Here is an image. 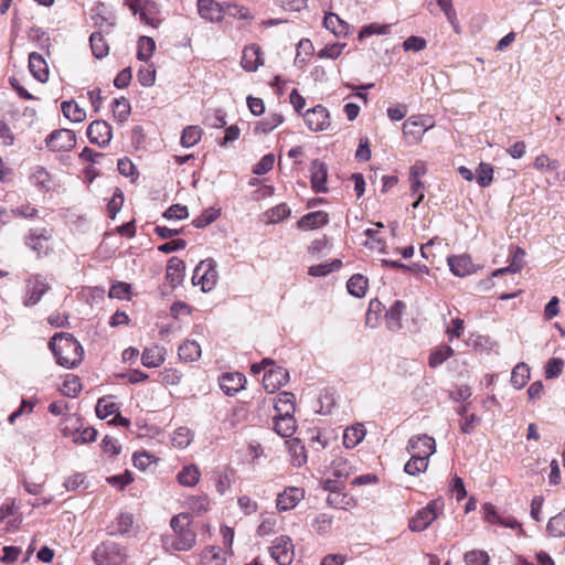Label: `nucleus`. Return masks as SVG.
I'll use <instances>...</instances> for the list:
<instances>
[{"label":"nucleus","instance_id":"nucleus-30","mask_svg":"<svg viewBox=\"0 0 565 565\" xmlns=\"http://www.w3.org/2000/svg\"><path fill=\"white\" fill-rule=\"evenodd\" d=\"M276 414L294 416L296 409V397L291 392H280L275 402Z\"/></svg>","mask_w":565,"mask_h":565},{"label":"nucleus","instance_id":"nucleus-1","mask_svg":"<svg viewBox=\"0 0 565 565\" xmlns=\"http://www.w3.org/2000/svg\"><path fill=\"white\" fill-rule=\"evenodd\" d=\"M191 525L192 518L189 513L172 516L170 526L173 533L164 536V547L178 552L190 551L196 543V533Z\"/></svg>","mask_w":565,"mask_h":565},{"label":"nucleus","instance_id":"nucleus-15","mask_svg":"<svg viewBox=\"0 0 565 565\" xmlns=\"http://www.w3.org/2000/svg\"><path fill=\"white\" fill-rule=\"evenodd\" d=\"M199 15L205 21L217 23L224 18V2L215 0H198Z\"/></svg>","mask_w":565,"mask_h":565},{"label":"nucleus","instance_id":"nucleus-49","mask_svg":"<svg viewBox=\"0 0 565 565\" xmlns=\"http://www.w3.org/2000/svg\"><path fill=\"white\" fill-rule=\"evenodd\" d=\"M429 459L411 455L409 460L404 466V471L409 476H417L425 472L428 468Z\"/></svg>","mask_w":565,"mask_h":565},{"label":"nucleus","instance_id":"nucleus-50","mask_svg":"<svg viewBox=\"0 0 565 565\" xmlns=\"http://www.w3.org/2000/svg\"><path fill=\"white\" fill-rule=\"evenodd\" d=\"M193 440V433L188 427H179L173 431L171 443L179 449L186 448Z\"/></svg>","mask_w":565,"mask_h":565},{"label":"nucleus","instance_id":"nucleus-9","mask_svg":"<svg viewBox=\"0 0 565 565\" xmlns=\"http://www.w3.org/2000/svg\"><path fill=\"white\" fill-rule=\"evenodd\" d=\"M270 555L278 565H290L295 557L294 544L290 537H276L270 546Z\"/></svg>","mask_w":565,"mask_h":565},{"label":"nucleus","instance_id":"nucleus-61","mask_svg":"<svg viewBox=\"0 0 565 565\" xmlns=\"http://www.w3.org/2000/svg\"><path fill=\"white\" fill-rule=\"evenodd\" d=\"M476 179L480 186H489L493 181V167L490 163L481 162L477 168Z\"/></svg>","mask_w":565,"mask_h":565},{"label":"nucleus","instance_id":"nucleus-26","mask_svg":"<svg viewBox=\"0 0 565 565\" xmlns=\"http://www.w3.org/2000/svg\"><path fill=\"white\" fill-rule=\"evenodd\" d=\"M29 70L32 76L41 83H45L49 79V66L44 57L32 52L29 55Z\"/></svg>","mask_w":565,"mask_h":565},{"label":"nucleus","instance_id":"nucleus-57","mask_svg":"<svg viewBox=\"0 0 565 565\" xmlns=\"http://www.w3.org/2000/svg\"><path fill=\"white\" fill-rule=\"evenodd\" d=\"M158 460L159 458L146 450L135 451L132 455L134 466L141 471H145L152 463H157Z\"/></svg>","mask_w":565,"mask_h":565},{"label":"nucleus","instance_id":"nucleus-47","mask_svg":"<svg viewBox=\"0 0 565 565\" xmlns=\"http://www.w3.org/2000/svg\"><path fill=\"white\" fill-rule=\"evenodd\" d=\"M89 44L93 55L97 60L106 56V40L102 30L94 31L89 36Z\"/></svg>","mask_w":565,"mask_h":565},{"label":"nucleus","instance_id":"nucleus-19","mask_svg":"<svg viewBox=\"0 0 565 565\" xmlns=\"http://www.w3.org/2000/svg\"><path fill=\"white\" fill-rule=\"evenodd\" d=\"M29 181L41 192H49L54 186L53 175L42 166L31 168Z\"/></svg>","mask_w":565,"mask_h":565},{"label":"nucleus","instance_id":"nucleus-37","mask_svg":"<svg viewBox=\"0 0 565 565\" xmlns=\"http://www.w3.org/2000/svg\"><path fill=\"white\" fill-rule=\"evenodd\" d=\"M455 351L448 344H440L434 348L428 358V365L435 369L454 355Z\"/></svg>","mask_w":565,"mask_h":565},{"label":"nucleus","instance_id":"nucleus-28","mask_svg":"<svg viewBox=\"0 0 565 565\" xmlns=\"http://www.w3.org/2000/svg\"><path fill=\"white\" fill-rule=\"evenodd\" d=\"M290 462L295 467H301L307 462V451L299 438H292L286 441Z\"/></svg>","mask_w":565,"mask_h":565},{"label":"nucleus","instance_id":"nucleus-39","mask_svg":"<svg viewBox=\"0 0 565 565\" xmlns=\"http://www.w3.org/2000/svg\"><path fill=\"white\" fill-rule=\"evenodd\" d=\"M225 557L221 548L215 546L205 547L201 554L198 565H224Z\"/></svg>","mask_w":565,"mask_h":565},{"label":"nucleus","instance_id":"nucleus-60","mask_svg":"<svg viewBox=\"0 0 565 565\" xmlns=\"http://www.w3.org/2000/svg\"><path fill=\"white\" fill-rule=\"evenodd\" d=\"M130 111L131 107L128 99L124 97L115 98L113 103V115L119 122L126 121L130 115Z\"/></svg>","mask_w":565,"mask_h":565},{"label":"nucleus","instance_id":"nucleus-42","mask_svg":"<svg viewBox=\"0 0 565 565\" xmlns=\"http://www.w3.org/2000/svg\"><path fill=\"white\" fill-rule=\"evenodd\" d=\"M284 122V116L277 113L269 114L266 118L256 122V134H268Z\"/></svg>","mask_w":565,"mask_h":565},{"label":"nucleus","instance_id":"nucleus-8","mask_svg":"<svg viewBox=\"0 0 565 565\" xmlns=\"http://www.w3.org/2000/svg\"><path fill=\"white\" fill-rule=\"evenodd\" d=\"M483 520L492 525H500L503 527L519 530L523 533L522 524L511 514L500 513L492 503H484L482 505Z\"/></svg>","mask_w":565,"mask_h":565},{"label":"nucleus","instance_id":"nucleus-13","mask_svg":"<svg viewBox=\"0 0 565 565\" xmlns=\"http://www.w3.org/2000/svg\"><path fill=\"white\" fill-rule=\"evenodd\" d=\"M265 58L262 47L252 43L246 45L242 52L241 66L244 71L253 73L264 65Z\"/></svg>","mask_w":565,"mask_h":565},{"label":"nucleus","instance_id":"nucleus-62","mask_svg":"<svg viewBox=\"0 0 565 565\" xmlns=\"http://www.w3.org/2000/svg\"><path fill=\"white\" fill-rule=\"evenodd\" d=\"M131 285L124 281L114 282L108 290V298L129 300L131 298Z\"/></svg>","mask_w":565,"mask_h":565},{"label":"nucleus","instance_id":"nucleus-27","mask_svg":"<svg viewBox=\"0 0 565 565\" xmlns=\"http://www.w3.org/2000/svg\"><path fill=\"white\" fill-rule=\"evenodd\" d=\"M166 361V350L159 345L145 348L141 354V363L146 367H159Z\"/></svg>","mask_w":565,"mask_h":565},{"label":"nucleus","instance_id":"nucleus-29","mask_svg":"<svg viewBox=\"0 0 565 565\" xmlns=\"http://www.w3.org/2000/svg\"><path fill=\"white\" fill-rule=\"evenodd\" d=\"M323 25L338 38L347 36L350 33V24L332 12L324 15Z\"/></svg>","mask_w":565,"mask_h":565},{"label":"nucleus","instance_id":"nucleus-53","mask_svg":"<svg viewBox=\"0 0 565 565\" xmlns=\"http://www.w3.org/2000/svg\"><path fill=\"white\" fill-rule=\"evenodd\" d=\"M291 214L289 206L286 203H280L268 211H266L265 215L267 217V223L276 224L282 222L288 218Z\"/></svg>","mask_w":565,"mask_h":565},{"label":"nucleus","instance_id":"nucleus-20","mask_svg":"<svg viewBox=\"0 0 565 565\" xmlns=\"http://www.w3.org/2000/svg\"><path fill=\"white\" fill-rule=\"evenodd\" d=\"M448 265L450 268V271L458 277H465L468 275H471L476 271V267L472 263V259L469 255L462 254V255H452L449 256Z\"/></svg>","mask_w":565,"mask_h":565},{"label":"nucleus","instance_id":"nucleus-36","mask_svg":"<svg viewBox=\"0 0 565 565\" xmlns=\"http://www.w3.org/2000/svg\"><path fill=\"white\" fill-rule=\"evenodd\" d=\"M200 470L195 465L184 466L177 475V480L181 486L194 487L200 481Z\"/></svg>","mask_w":565,"mask_h":565},{"label":"nucleus","instance_id":"nucleus-48","mask_svg":"<svg viewBox=\"0 0 565 565\" xmlns=\"http://www.w3.org/2000/svg\"><path fill=\"white\" fill-rule=\"evenodd\" d=\"M63 115L73 122H81L85 119L86 113L74 100L62 103Z\"/></svg>","mask_w":565,"mask_h":565},{"label":"nucleus","instance_id":"nucleus-22","mask_svg":"<svg viewBox=\"0 0 565 565\" xmlns=\"http://www.w3.org/2000/svg\"><path fill=\"white\" fill-rule=\"evenodd\" d=\"M79 158L83 161H87L90 163L87 168H85V178L89 183L94 181V179L100 175V171L96 170L95 164L102 163L105 154L103 152H97L92 148L85 147L79 153Z\"/></svg>","mask_w":565,"mask_h":565},{"label":"nucleus","instance_id":"nucleus-44","mask_svg":"<svg viewBox=\"0 0 565 565\" xmlns=\"http://www.w3.org/2000/svg\"><path fill=\"white\" fill-rule=\"evenodd\" d=\"M530 380V367L521 362L514 366L511 374V384L516 390L523 388Z\"/></svg>","mask_w":565,"mask_h":565},{"label":"nucleus","instance_id":"nucleus-6","mask_svg":"<svg viewBox=\"0 0 565 565\" xmlns=\"http://www.w3.org/2000/svg\"><path fill=\"white\" fill-rule=\"evenodd\" d=\"M216 264L212 258L204 259L194 268L192 281L193 285L201 287L202 291L212 290L217 282Z\"/></svg>","mask_w":565,"mask_h":565},{"label":"nucleus","instance_id":"nucleus-18","mask_svg":"<svg viewBox=\"0 0 565 565\" xmlns=\"http://www.w3.org/2000/svg\"><path fill=\"white\" fill-rule=\"evenodd\" d=\"M329 214L324 211H315L305 214L297 222V228L303 232L319 230L329 223Z\"/></svg>","mask_w":565,"mask_h":565},{"label":"nucleus","instance_id":"nucleus-3","mask_svg":"<svg viewBox=\"0 0 565 565\" xmlns=\"http://www.w3.org/2000/svg\"><path fill=\"white\" fill-rule=\"evenodd\" d=\"M435 126L434 119L428 115H413L403 124V137L408 145H418L426 131Z\"/></svg>","mask_w":565,"mask_h":565},{"label":"nucleus","instance_id":"nucleus-55","mask_svg":"<svg viewBox=\"0 0 565 565\" xmlns=\"http://www.w3.org/2000/svg\"><path fill=\"white\" fill-rule=\"evenodd\" d=\"M221 215V210L216 207L205 209L199 216H196L192 224L196 228H203L214 221H216Z\"/></svg>","mask_w":565,"mask_h":565},{"label":"nucleus","instance_id":"nucleus-16","mask_svg":"<svg viewBox=\"0 0 565 565\" xmlns=\"http://www.w3.org/2000/svg\"><path fill=\"white\" fill-rule=\"evenodd\" d=\"M289 380V373L286 369L281 366H277L270 369L264 374L263 385L264 388L273 394L277 390H279L282 385H285Z\"/></svg>","mask_w":565,"mask_h":565},{"label":"nucleus","instance_id":"nucleus-45","mask_svg":"<svg viewBox=\"0 0 565 565\" xmlns=\"http://www.w3.org/2000/svg\"><path fill=\"white\" fill-rule=\"evenodd\" d=\"M546 531L548 535L553 537L565 536V508L550 519L546 525Z\"/></svg>","mask_w":565,"mask_h":565},{"label":"nucleus","instance_id":"nucleus-23","mask_svg":"<svg viewBox=\"0 0 565 565\" xmlns=\"http://www.w3.org/2000/svg\"><path fill=\"white\" fill-rule=\"evenodd\" d=\"M510 264L509 266L504 267V268H499V269H495L493 273H492V276L493 277H497V276H500V275H504L507 273H520L522 270V268L524 267V257H525V252L523 248L519 247V246H512L511 249H510Z\"/></svg>","mask_w":565,"mask_h":565},{"label":"nucleus","instance_id":"nucleus-14","mask_svg":"<svg viewBox=\"0 0 565 565\" xmlns=\"http://www.w3.org/2000/svg\"><path fill=\"white\" fill-rule=\"evenodd\" d=\"M305 490L299 487H288L277 495L276 507L278 511H289L295 509L303 500Z\"/></svg>","mask_w":565,"mask_h":565},{"label":"nucleus","instance_id":"nucleus-34","mask_svg":"<svg viewBox=\"0 0 565 565\" xmlns=\"http://www.w3.org/2000/svg\"><path fill=\"white\" fill-rule=\"evenodd\" d=\"M365 433L363 424L360 423L345 428L343 433V445L350 449L354 448L364 439Z\"/></svg>","mask_w":565,"mask_h":565},{"label":"nucleus","instance_id":"nucleus-56","mask_svg":"<svg viewBox=\"0 0 565 565\" xmlns=\"http://www.w3.org/2000/svg\"><path fill=\"white\" fill-rule=\"evenodd\" d=\"M137 49V57L140 61H148L156 50V42L150 36H140Z\"/></svg>","mask_w":565,"mask_h":565},{"label":"nucleus","instance_id":"nucleus-43","mask_svg":"<svg viewBox=\"0 0 565 565\" xmlns=\"http://www.w3.org/2000/svg\"><path fill=\"white\" fill-rule=\"evenodd\" d=\"M134 525V515L131 513L122 512L120 513L111 523V531L108 533L110 535L115 534H126L128 533Z\"/></svg>","mask_w":565,"mask_h":565},{"label":"nucleus","instance_id":"nucleus-24","mask_svg":"<svg viewBox=\"0 0 565 565\" xmlns=\"http://www.w3.org/2000/svg\"><path fill=\"white\" fill-rule=\"evenodd\" d=\"M50 235L46 230L30 231L25 237V244L39 255L46 254L50 248Z\"/></svg>","mask_w":565,"mask_h":565},{"label":"nucleus","instance_id":"nucleus-2","mask_svg":"<svg viewBox=\"0 0 565 565\" xmlns=\"http://www.w3.org/2000/svg\"><path fill=\"white\" fill-rule=\"evenodd\" d=\"M49 345L57 363L66 369H73L82 361L83 348L71 333H56Z\"/></svg>","mask_w":565,"mask_h":565},{"label":"nucleus","instance_id":"nucleus-58","mask_svg":"<svg viewBox=\"0 0 565 565\" xmlns=\"http://www.w3.org/2000/svg\"><path fill=\"white\" fill-rule=\"evenodd\" d=\"M82 390L81 381L76 375H67L61 387L60 391L64 396L67 397H75Z\"/></svg>","mask_w":565,"mask_h":565},{"label":"nucleus","instance_id":"nucleus-41","mask_svg":"<svg viewBox=\"0 0 565 565\" xmlns=\"http://www.w3.org/2000/svg\"><path fill=\"white\" fill-rule=\"evenodd\" d=\"M369 287V280L361 274L353 275L347 282L348 291L358 298L365 296Z\"/></svg>","mask_w":565,"mask_h":565},{"label":"nucleus","instance_id":"nucleus-11","mask_svg":"<svg viewBox=\"0 0 565 565\" xmlns=\"http://www.w3.org/2000/svg\"><path fill=\"white\" fill-rule=\"evenodd\" d=\"M406 450L409 455L429 459L436 452V441L426 434L415 435L409 438Z\"/></svg>","mask_w":565,"mask_h":565},{"label":"nucleus","instance_id":"nucleus-21","mask_svg":"<svg viewBox=\"0 0 565 565\" xmlns=\"http://www.w3.org/2000/svg\"><path fill=\"white\" fill-rule=\"evenodd\" d=\"M246 384V377L243 373H225L220 377V387L228 396H234L242 391Z\"/></svg>","mask_w":565,"mask_h":565},{"label":"nucleus","instance_id":"nucleus-33","mask_svg":"<svg viewBox=\"0 0 565 565\" xmlns=\"http://www.w3.org/2000/svg\"><path fill=\"white\" fill-rule=\"evenodd\" d=\"M140 20L145 23L157 28L160 24L159 8L154 1H145L139 11Z\"/></svg>","mask_w":565,"mask_h":565},{"label":"nucleus","instance_id":"nucleus-63","mask_svg":"<svg viewBox=\"0 0 565 565\" xmlns=\"http://www.w3.org/2000/svg\"><path fill=\"white\" fill-rule=\"evenodd\" d=\"M159 377L164 386H177L181 383L182 373L177 369L167 367L159 373Z\"/></svg>","mask_w":565,"mask_h":565},{"label":"nucleus","instance_id":"nucleus-40","mask_svg":"<svg viewBox=\"0 0 565 565\" xmlns=\"http://www.w3.org/2000/svg\"><path fill=\"white\" fill-rule=\"evenodd\" d=\"M179 358L185 362L196 361L201 356V347L196 341L185 340L178 350Z\"/></svg>","mask_w":565,"mask_h":565},{"label":"nucleus","instance_id":"nucleus-5","mask_svg":"<svg viewBox=\"0 0 565 565\" xmlns=\"http://www.w3.org/2000/svg\"><path fill=\"white\" fill-rule=\"evenodd\" d=\"M443 509L440 500H433L426 507L419 509L409 520L408 529L413 532L426 530L439 515Z\"/></svg>","mask_w":565,"mask_h":565},{"label":"nucleus","instance_id":"nucleus-59","mask_svg":"<svg viewBox=\"0 0 565 565\" xmlns=\"http://www.w3.org/2000/svg\"><path fill=\"white\" fill-rule=\"evenodd\" d=\"M391 33V24H380V23H370L367 25H364L359 34L358 39L362 41L365 38H369L371 35L377 34V35H386Z\"/></svg>","mask_w":565,"mask_h":565},{"label":"nucleus","instance_id":"nucleus-35","mask_svg":"<svg viewBox=\"0 0 565 565\" xmlns=\"http://www.w3.org/2000/svg\"><path fill=\"white\" fill-rule=\"evenodd\" d=\"M331 473L335 478H343L347 479L351 475L354 473L355 467L352 465V462L344 457H337L332 460L330 465Z\"/></svg>","mask_w":565,"mask_h":565},{"label":"nucleus","instance_id":"nucleus-31","mask_svg":"<svg viewBox=\"0 0 565 565\" xmlns=\"http://www.w3.org/2000/svg\"><path fill=\"white\" fill-rule=\"evenodd\" d=\"M274 430L281 437H291L296 431L294 416L276 414L274 416Z\"/></svg>","mask_w":565,"mask_h":565},{"label":"nucleus","instance_id":"nucleus-4","mask_svg":"<svg viewBox=\"0 0 565 565\" xmlns=\"http://www.w3.org/2000/svg\"><path fill=\"white\" fill-rule=\"evenodd\" d=\"M79 418L67 415L61 424V431L64 437H72L74 444H86L96 439L97 430L93 427H82Z\"/></svg>","mask_w":565,"mask_h":565},{"label":"nucleus","instance_id":"nucleus-46","mask_svg":"<svg viewBox=\"0 0 565 565\" xmlns=\"http://www.w3.org/2000/svg\"><path fill=\"white\" fill-rule=\"evenodd\" d=\"M225 15L244 21L253 20V14L249 9L235 2H224V17Z\"/></svg>","mask_w":565,"mask_h":565},{"label":"nucleus","instance_id":"nucleus-32","mask_svg":"<svg viewBox=\"0 0 565 565\" xmlns=\"http://www.w3.org/2000/svg\"><path fill=\"white\" fill-rule=\"evenodd\" d=\"M87 138L92 145L106 146V121L94 120L87 128Z\"/></svg>","mask_w":565,"mask_h":565},{"label":"nucleus","instance_id":"nucleus-64","mask_svg":"<svg viewBox=\"0 0 565 565\" xmlns=\"http://www.w3.org/2000/svg\"><path fill=\"white\" fill-rule=\"evenodd\" d=\"M466 565H489L490 557L486 551L472 550L463 556Z\"/></svg>","mask_w":565,"mask_h":565},{"label":"nucleus","instance_id":"nucleus-10","mask_svg":"<svg viewBox=\"0 0 565 565\" xmlns=\"http://www.w3.org/2000/svg\"><path fill=\"white\" fill-rule=\"evenodd\" d=\"M302 117L307 127L315 132L327 130L331 125L329 110L322 105L308 109Z\"/></svg>","mask_w":565,"mask_h":565},{"label":"nucleus","instance_id":"nucleus-7","mask_svg":"<svg viewBox=\"0 0 565 565\" xmlns=\"http://www.w3.org/2000/svg\"><path fill=\"white\" fill-rule=\"evenodd\" d=\"M49 289L50 285L41 275H33L29 277L25 281V296L23 299V305L25 307L35 306L40 302Z\"/></svg>","mask_w":565,"mask_h":565},{"label":"nucleus","instance_id":"nucleus-25","mask_svg":"<svg viewBox=\"0 0 565 565\" xmlns=\"http://www.w3.org/2000/svg\"><path fill=\"white\" fill-rule=\"evenodd\" d=\"M185 264L179 257H171L167 264L166 278L172 287L179 286L183 281Z\"/></svg>","mask_w":565,"mask_h":565},{"label":"nucleus","instance_id":"nucleus-52","mask_svg":"<svg viewBox=\"0 0 565 565\" xmlns=\"http://www.w3.org/2000/svg\"><path fill=\"white\" fill-rule=\"evenodd\" d=\"M333 516L328 513H319L311 521L312 530L318 534H327L331 531Z\"/></svg>","mask_w":565,"mask_h":565},{"label":"nucleus","instance_id":"nucleus-12","mask_svg":"<svg viewBox=\"0 0 565 565\" xmlns=\"http://www.w3.org/2000/svg\"><path fill=\"white\" fill-rule=\"evenodd\" d=\"M45 143L52 151H68L75 146L76 137L70 129H58L46 137Z\"/></svg>","mask_w":565,"mask_h":565},{"label":"nucleus","instance_id":"nucleus-17","mask_svg":"<svg viewBox=\"0 0 565 565\" xmlns=\"http://www.w3.org/2000/svg\"><path fill=\"white\" fill-rule=\"evenodd\" d=\"M328 179V169L324 162L313 160L310 166V182L313 192L326 193Z\"/></svg>","mask_w":565,"mask_h":565},{"label":"nucleus","instance_id":"nucleus-38","mask_svg":"<svg viewBox=\"0 0 565 565\" xmlns=\"http://www.w3.org/2000/svg\"><path fill=\"white\" fill-rule=\"evenodd\" d=\"M406 308V305L402 300H396L386 311V324L388 329L396 330L401 328L402 315Z\"/></svg>","mask_w":565,"mask_h":565},{"label":"nucleus","instance_id":"nucleus-54","mask_svg":"<svg viewBox=\"0 0 565 565\" xmlns=\"http://www.w3.org/2000/svg\"><path fill=\"white\" fill-rule=\"evenodd\" d=\"M202 134L199 126H188L182 131L180 142L183 147L190 148L201 140Z\"/></svg>","mask_w":565,"mask_h":565},{"label":"nucleus","instance_id":"nucleus-51","mask_svg":"<svg viewBox=\"0 0 565 565\" xmlns=\"http://www.w3.org/2000/svg\"><path fill=\"white\" fill-rule=\"evenodd\" d=\"M384 310L385 307L379 299H372L365 316L366 324L372 328L376 327Z\"/></svg>","mask_w":565,"mask_h":565}]
</instances>
